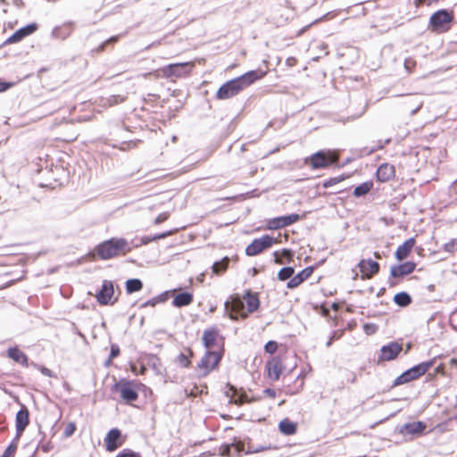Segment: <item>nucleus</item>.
Wrapping results in <instances>:
<instances>
[{"label":"nucleus","mask_w":457,"mask_h":457,"mask_svg":"<svg viewBox=\"0 0 457 457\" xmlns=\"http://www.w3.org/2000/svg\"><path fill=\"white\" fill-rule=\"evenodd\" d=\"M266 75L267 71L261 68L247 71L222 83L216 91L214 97L217 100L230 99L256 81L263 79Z\"/></svg>","instance_id":"1"},{"label":"nucleus","mask_w":457,"mask_h":457,"mask_svg":"<svg viewBox=\"0 0 457 457\" xmlns=\"http://www.w3.org/2000/svg\"><path fill=\"white\" fill-rule=\"evenodd\" d=\"M259 307V300L253 294L247 293L242 297L233 296L225 303L226 313L232 320L245 318Z\"/></svg>","instance_id":"2"},{"label":"nucleus","mask_w":457,"mask_h":457,"mask_svg":"<svg viewBox=\"0 0 457 457\" xmlns=\"http://www.w3.org/2000/svg\"><path fill=\"white\" fill-rule=\"evenodd\" d=\"M456 24L453 8H441L435 11L428 19V29L436 34H444Z\"/></svg>","instance_id":"3"},{"label":"nucleus","mask_w":457,"mask_h":457,"mask_svg":"<svg viewBox=\"0 0 457 457\" xmlns=\"http://www.w3.org/2000/svg\"><path fill=\"white\" fill-rule=\"evenodd\" d=\"M194 68L191 62H171L158 69L155 73L157 78L172 80L173 79L188 76Z\"/></svg>","instance_id":"4"},{"label":"nucleus","mask_w":457,"mask_h":457,"mask_svg":"<svg viewBox=\"0 0 457 457\" xmlns=\"http://www.w3.org/2000/svg\"><path fill=\"white\" fill-rule=\"evenodd\" d=\"M129 250L127 241L117 238L105 241L96 248L98 256L104 260L113 258L119 254H124Z\"/></svg>","instance_id":"5"},{"label":"nucleus","mask_w":457,"mask_h":457,"mask_svg":"<svg viewBox=\"0 0 457 457\" xmlns=\"http://www.w3.org/2000/svg\"><path fill=\"white\" fill-rule=\"evenodd\" d=\"M373 180L369 179L358 185H354L353 187H346L337 192L328 193V195L339 194L340 195L336 196L333 200H345L349 196L350 192L352 191V195L354 197L360 198L365 196L368 193H370L373 189Z\"/></svg>","instance_id":"6"},{"label":"nucleus","mask_w":457,"mask_h":457,"mask_svg":"<svg viewBox=\"0 0 457 457\" xmlns=\"http://www.w3.org/2000/svg\"><path fill=\"white\" fill-rule=\"evenodd\" d=\"M333 160L329 156L328 149H320L304 158V163L312 170H320L332 165Z\"/></svg>","instance_id":"7"},{"label":"nucleus","mask_w":457,"mask_h":457,"mask_svg":"<svg viewBox=\"0 0 457 457\" xmlns=\"http://www.w3.org/2000/svg\"><path fill=\"white\" fill-rule=\"evenodd\" d=\"M433 361H429L427 362L420 363L419 365L412 367L408 370L401 376H399L395 381V385L399 386L410 381L415 380L419 378L420 376L424 375L433 365Z\"/></svg>","instance_id":"8"},{"label":"nucleus","mask_w":457,"mask_h":457,"mask_svg":"<svg viewBox=\"0 0 457 457\" xmlns=\"http://www.w3.org/2000/svg\"><path fill=\"white\" fill-rule=\"evenodd\" d=\"M279 237H272L270 236H263L260 238L254 239L245 249V253L249 256H254L262 251L270 248L274 244L280 242Z\"/></svg>","instance_id":"9"},{"label":"nucleus","mask_w":457,"mask_h":457,"mask_svg":"<svg viewBox=\"0 0 457 457\" xmlns=\"http://www.w3.org/2000/svg\"><path fill=\"white\" fill-rule=\"evenodd\" d=\"M96 297L97 302L102 305L113 304L117 301V296H115L112 282L104 280Z\"/></svg>","instance_id":"10"},{"label":"nucleus","mask_w":457,"mask_h":457,"mask_svg":"<svg viewBox=\"0 0 457 457\" xmlns=\"http://www.w3.org/2000/svg\"><path fill=\"white\" fill-rule=\"evenodd\" d=\"M38 23L36 21H31L18 29H16L11 36L8 42L20 43L25 37L34 34L38 29Z\"/></svg>","instance_id":"11"},{"label":"nucleus","mask_w":457,"mask_h":457,"mask_svg":"<svg viewBox=\"0 0 457 457\" xmlns=\"http://www.w3.org/2000/svg\"><path fill=\"white\" fill-rule=\"evenodd\" d=\"M45 163L46 173L50 175L49 179H53L54 182L62 184V180L66 179L69 177V171L62 164L54 165L53 162L49 164L48 161H46Z\"/></svg>","instance_id":"12"},{"label":"nucleus","mask_w":457,"mask_h":457,"mask_svg":"<svg viewBox=\"0 0 457 457\" xmlns=\"http://www.w3.org/2000/svg\"><path fill=\"white\" fill-rule=\"evenodd\" d=\"M221 355L217 352H209L201 361L198 367L203 375H207L214 370L220 362Z\"/></svg>","instance_id":"13"},{"label":"nucleus","mask_w":457,"mask_h":457,"mask_svg":"<svg viewBox=\"0 0 457 457\" xmlns=\"http://www.w3.org/2000/svg\"><path fill=\"white\" fill-rule=\"evenodd\" d=\"M115 389L120 392L121 398L127 403H131L137 399V391L131 382L116 384Z\"/></svg>","instance_id":"14"},{"label":"nucleus","mask_w":457,"mask_h":457,"mask_svg":"<svg viewBox=\"0 0 457 457\" xmlns=\"http://www.w3.org/2000/svg\"><path fill=\"white\" fill-rule=\"evenodd\" d=\"M374 175L378 182H386L395 177V167L389 162H383L378 166Z\"/></svg>","instance_id":"15"},{"label":"nucleus","mask_w":457,"mask_h":457,"mask_svg":"<svg viewBox=\"0 0 457 457\" xmlns=\"http://www.w3.org/2000/svg\"><path fill=\"white\" fill-rule=\"evenodd\" d=\"M74 29V22L66 21L62 25L54 27L51 32V37L55 39L65 40L71 35Z\"/></svg>","instance_id":"16"},{"label":"nucleus","mask_w":457,"mask_h":457,"mask_svg":"<svg viewBox=\"0 0 457 457\" xmlns=\"http://www.w3.org/2000/svg\"><path fill=\"white\" fill-rule=\"evenodd\" d=\"M402 351V346L398 343H391L381 348L379 361H388L394 360Z\"/></svg>","instance_id":"17"},{"label":"nucleus","mask_w":457,"mask_h":457,"mask_svg":"<svg viewBox=\"0 0 457 457\" xmlns=\"http://www.w3.org/2000/svg\"><path fill=\"white\" fill-rule=\"evenodd\" d=\"M359 268L361 273V279L371 278L378 271V263L371 260H362L359 263Z\"/></svg>","instance_id":"18"},{"label":"nucleus","mask_w":457,"mask_h":457,"mask_svg":"<svg viewBox=\"0 0 457 457\" xmlns=\"http://www.w3.org/2000/svg\"><path fill=\"white\" fill-rule=\"evenodd\" d=\"M299 216L297 214H291L287 216L278 217L270 220L267 223L268 229H277L295 222Z\"/></svg>","instance_id":"19"},{"label":"nucleus","mask_w":457,"mask_h":457,"mask_svg":"<svg viewBox=\"0 0 457 457\" xmlns=\"http://www.w3.org/2000/svg\"><path fill=\"white\" fill-rule=\"evenodd\" d=\"M105 444L107 450L110 452L117 449L121 445L120 430L116 428L110 430L105 437Z\"/></svg>","instance_id":"20"},{"label":"nucleus","mask_w":457,"mask_h":457,"mask_svg":"<svg viewBox=\"0 0 457 457\" xmlns=\"http://www.w3.org/2000/svg\"><path fill=\"white\" fill-rule=\"evenodd\" d=\"M416 264L413 262H407L391 268L393 277H401L411 274L415 270Z\"/></svg>","instance_id":"21"},{"label":"nucleus","mask_w":457,"mask_h":457,"mask_svg":"<svg viewBox=\"0 0 457 457\" xmlns=\"http://www.w3.org/2000/svg\"><path fill=\"white\" fill-rule=\"evenodd\" d=\"M282 370L283 366L278 360L273 359L267 363L268 376L272 380H278L282 373Z\"/></svg>","instance_id":"22"},{"label":"nucleus","mask_w":457,"mask_h":457,"mask_svg":"<svg viewBox=\"0 0 457 457\" xmlns=\"http://www.w3.org/2000/svg\"><path fill=\"white\" fill-rule=\"evenodd\" d=\"M414 245H415V239L413 237L406 240L403 245H401L397 248V250L395 252L396 259L398 261H402V260L407 258V256L411 252Z\"/></svg>","instance_id":"23"},{"label":"nucleus","mask_w":457,"mask_h":457,"mask_svg":"<svg viewBox=\"0 0 457 457\" xmlns=\"http://www.w3.org/2000/svg\"><path fill=\"white\" fill-rule=\"evenodd\" d=\"M312 273V268H306L298 273L296 276H292V278L287 283L288 288H295L307 279Z\"/></svg>","instance_id":"24"},{"label":"nucleus","mask_w":457,"mask_h":457,"mask_svg":"<svg viewBox=\"0 0 457 457\" xmlns=\"http://www.w3.org/2000/svg\"><path fill=\"white\" fill-rule=\"evenodd\" d=\"M226 395L229 398L231 403L236 404H241L246 401V395L243 393H238L232 386H228V390L226 392Z\"/></svg>","instance_id":"25"},{"label":"nucleus","mask_w":457,"mask_h":457,"mask_svg":"<svg viewBox=\"0 0 457 457\" xmlns=\"http://www.w3.org/2000/svg\"><path fill=\"white\" fill-rule=\"evenodd\" d=\"M382 147H383V145L381 144H379V145L370 147V148L364 146L361 148L351 149L350 152L352 154H353L355 156L356 159H358V158H362L364 156L370 155L373 153H375L376 151L381 149Z\"/></svg>","instance_id":"26"},{"label":"nucleus","mask_w":457,"mask_h":457,"mask_svg":"<svg viewBox=\"0 0 457 457\" xmlns=\"http://www.w3.org/2000/svg\"><path fill=\"white\" fill-rule=\"evenodd\" d=\"M29 424V412L27 410H21L16 415V428L18 434L23 432Z\"/></svg>","instance_id":"27"},{"label":"nucleus","mask_w":457,"mask_h":457,"mask_svg":"<svg viewBox=\"0 0 457 457\" xmlns=\"http://www.w3.org/2000/svg\"><path fill=\"white\" fill-rule=\"evenodd\" d=\"M350 176H351V173H342L336 177H329V178L322 180V182H320V184L322 186V188H328V187H330L345 180V179L350 178Z\"/></svg>","instance_id":"28"},{"label":"nucleus","mask_w":457,"mask_h":457,"mask_svg":"<svg viewBox=\"0 0 457 457\" xmlns=\"http://www.w3.org/2000/svg\"><path fill=\"white\" fill-rule=\"evenodd\" d=\"M193 301V296L189 293H180L177 295L173 300V305L176 307H182L190 304Z\"/></svg>","instance_id":"29"},{"label":"nucleus","mask_w":457,"mask_h":457,"mask_svg":"<svg viewBox=\"0 0 457 457\" xmlns=\"http://www.w3.org/2000/svg\"><path fill=\"white\" fill-rule=\"evenodd\" d=\"M426 428L422 421H414L404 426V430L412 435H420Z\"/></svg>","instance_id":"30"},{"label":"nucleus","mask_w":457,"mask_h":457,"mask_svg":"<svg viewBox=\"0 0 457 457\" xmlns=\"http://www.w3.org/2000/svg\"><path fill=\"white\" fill-rule=\"evenodd\" d=\"M218 334L214 330H207L204 332L203 341L206 348H212L217 345Z\"/></svg>","instance_id":"31"},{"label":"nucleus","mask_w":457,"mask_h":457,"mask_svg":"<svg viewBox=\"0 0 457 457\" xmlns=\"http://www.w3.org/2000/svg\"><path fill=\"white\" fill-rule=\"evenodd\" d=\"M231 450H234L237 454L244 450V445L241 442L232 444L231 445H226L220 448V455L221 456H230Z\"/></svg>","instance_id":"32"},{"label":"nucleus","mask_w":457,"mask_h":457,"mask_svg":"<svg viewBox=\"0 0 457 457\" xmlns=\"http://www.w3.org/2000/svg\"><path fill=\"white\" fill-rule=\"evenodd\" d=\"M279 429L286 435H293L296 430V426L295 423L289 421L288 420H284L279 424Z\"/></svg>","instance_id":"33"},{"label":"nucleus","mask_w":457,"mask_h":457,"mask_svg":"<svg viewBox=\"0 0 457 457\" xmlns=\"http://www.w3.org/2000/svg\"><path fill=\"white\" fill-rule=\"evenodd\" d=\"M143 287L142 282L137 278L129 279L126 282V290L129 294L137 292Z\"/></svg>","instance_id":"34"},{"label":"nucleus","mask_w":457,"mask_h":457,"mask_svg":"<svg viewBox=\"0 0 457 457\" xmlns=\"http://www.w3.org/2000/svg\"><path fill=\"white\" fill-rule=\"evenodd\" d=\"M8 355L10 358L14 360L16 362H19V363L26 362L25 355L19 349H16V348L10 349L8 351Z\"/></svg>","instance_id":"35"},{"label":"nucleus","mask_w":457,"mask_h":457,"mask_svg":"<svg viewBox=\"0 0 457 457\" xmlns=\"http://www.w3.org/2000/svg\"><path fill=\"white\" fill-rule=\"evenodd\" d=\"M395 302L400 306H407L411 303V297L406 293H399L395 295Z\"/></svg>","instance_id":"36"},{"label":"nucleus","mask_w":457,"mask_h":457,"mask_svg":"<svg viewBox=\"0 0 457 457\" xmlns=\"http://www.w3.org/2000/svg\"><path fill=\"white\" fill-rule=\"evenodd\" d=\"M114 40H115V37H111L108 39L103 41L96 47H95V48H93L91 50L92 54L93 55L95 54H101V53L104 52L106 50L107 46L111 44V42L114 41Z\"/></svg>","instance_id":"37"},{"label":"nucleus","mask_w":457,"mask_h":457,"mask_svg":"<svg viewBox=\"0 0 457 457\" xmlns=\"http://www.w3.org/2000/svg\"><path fill=\"white\" fill-rule=\"evenodd\" d=\"M336 15H337V11H335V10L328 12L324 13L323 15H321L320 17H318L315 20H313L312 21V24H318L321 21L331 20V19L335 18Z\"/></svg>","instance_id":"38"},{"label":"nucleus","mask_w":457,"mask_h":457,"mask_svg":"<svg viewBox=\"0 0 457 457\" xmlns=\"http://www.w3.org/2000/svg\"><path fill=\"white\" fill-rule=\"evenodd\" d=\"M294 269L290 267L283 268L279 270L278 277L280 280H286L294 275Z\"/></svg>","instance_id":"39"},{"label":"nucleus","mask_w":457,"mask_h":457,"mask_svg":"<svg viewBox=\"0 0 457 457\" xmlns=\"http://www.w3.org/2000/svg\"><path fill=\"white\" fill-rule=\"evenodd\" d=\"M307 193H308V200L314 199L318 196H322V195L325 196L327 195L326 192L321 193L320 191V184L317 185L316 187L309 189Z\"/></svg>","instance_id":"40"},{"label":"nucleus","mask_w":457,"mask_h":457,"mask_svg":"<svg viewBox=\"0 0 457 457\" xmlns=\"http://www.w3.org/2000/svg\"><path fill=\"white\" fill-rule=\"evenodd\" d=\"M16 85V82L6 80L3 78H0V93L6 92L12 87Z\"/></svg>","instance_id":"41"},{"label":"nucleus","mask_w":457,"mask_h":457,"mask_svg":"<svg viewBox=\"0 0 457 457\" xmlns=\"http://www.w3.org/2000/svg\"><path fill=\"white\" fill-rule=\"evenodd\" d=\"M291 255L290 251L283 250L280 253L278 252L274 253L275 262L278 264L283 263V258H289Z\"/></svg>","instance_id":"42"},{"label":"nucleus","mask_w":457,"mask_h":457,"mask_svg":"<svg viewBox=\"0 0 457 457\" xmlns=\"http://www.w3.org/2000/svg\"><path fill=\"white\" fill-rule=\"evenodd\" d=\"M228 262V258H224L220 262H216L212 266L213 272L219 273L220 270H224L227 268Z\"/></svg>","instance_id":"43"},{"label":"nucleus","mask_w":457,"mask_h":457,"mask_svg":"<svg viewBox=\"0 0 457 457\" xmlns=\"http://www.w3.org/2000/svg\"><path fill=\"white\" fill-rule=\"evenodd\" d=\"M238 117H239V113H238V114H237V115H236V116H235V117L230 120V122L228 123V127H227V129H226V134H227V135H228V134L232 133V132L235 130V129H236V127H237V120H238Z\"/></svg>","instance_id":"44"},{"label":"nucleus","mask_w":457,"mask_h":457,"mask_svg":"<svg viewBox=\"0 0 457 457\" xmlns=\"http://www.w3.org/2000/svg\"><path fill=\"white\" fill-rule=\"evenodd\" d=\"M75 430H76L75 424L73 422H70L67 424L63 434L65 436L68 437V436H71L74 433Z\"/></svg>","instance_id":"45"},{"label":"nucleus","mask_w":457,"mask_h":457,"mask_svg":"<svg viewBox=\"0 0 457 457\" xmlns=\"http://www.w3.org/2000/svg\"><path fill=\"white\" fill-rule=\"evenodd\" d=\"M278 345L275 341H270L265 345V350L269 353H273L277 351Z\"/></svg>","instance_id":"46"},{"label":"nucleus","mask_w":457,"mask_h":457,"mask_svg":"<svg viewBox=\"0 0 457 457\" xmlns=\"http://www.w3.org/2000/svg\"><path fill=\"white\" fill-rule=\"evenodd\" d=\"M166 300V297L165 295H160L156 298H154V299H151L149 300L145 305H150V306H154L155 304L159 303H162Z\"/></svg>","instance_id":"47"},{"label":"nucleus","mask_w":457,"mask_h":457,"mask_svg":"<svg viewBox=\"0 0 457 457\" xmlns=\"http://www.w3.org/2000/svg\"><path fill=\"white\" fill-rule=\"evenodd\" d=\"M123 96H120V95H112L109 98H108V102L110 103V104H117L120 102L123 101Z\"/></svg>","instance_id":"48"},{"label":"nucleus","mask_w":457,"mask_h":457,"mask_svg":"<svg viewBox=\"0 0 457 457\" xmlns=\"http://www.w3.org/2000/svg\"><path fill=\"white\" fill-rule=\"evenodd\" d=\"M366 109H367V104L363 105L362 107H361V110L358 113H355L353 115H351V116H348L346 118V120H353L355 119H358L360 118L365 112H366Z\"/></svg>","instance_id":"49"},{"label":"nucleus","mask_w":457,"mask_h":457,"mask_svg":"<svg viewBox=\"0 0 457 457\" xmlns=\"http://www.w3.org/2000/svg\"><path fill=\"white\" fill-rule=\"evenodd\" d=\"M179 362L183 367H188L190 365L188 356H187L186 354H180L179 356Z\"/></svg>","instance_id":"50"},{"label":"nucleus","mask_w":457,"mask_h":457,"mask_svg":"<svg viewBox=\"0 0 457 457\" xmlns=\"http://www.w3.org/2000/svg\"><path fill=\"white\" fill-rule=\"evenodd\" d=\"M354 160H356V158L353 154L352 156H348L340 164L337 165V168H343L351 163L352 162H353Z\"/></svg>","instance_id":"51"},{"label":"nucleus","mask_w":457,"mask_h":457,"mask_svg":"<svg viewBox=\"0 0 457 457\" xmlns=\"http://www.w3.org/2000/svg\"><path fill=\"white\" fill-rule=\"evenodd\" d=\"M171 234V232H168V233H162V234H160V235H157L155 236L153 238H144L143 239V243L144 244H147L148 242L152 241V240H156V239H161V238H164L166 236Z\"/></svg>","instance_id":"52"},{"label":"nucleus","mask_w":457,"mask_h":457,"mask_svg":"<svg viewBox=\"0 0 457 457\" xmlns=\"http://www.w3.org/2000/svg\"><path fill=\"white\" fill-rule=\"evenodd\" d=\"M15 450H16V445H11L7 447L4 455L7 456V457H11L14 453Z\"/></svg>","instance_id":"53"},{"label":"nucleus","mask_w":457,"mask_h":457,"mask_svg":"<svg viewBox=\"0 0 457 457\" xmlns=\"http://www.w3.org/2000/svg\"><path fill=\"white\" fill-rule=\"evenodd\" d=\"M169 217V213L167 212H163V213H161L156 219H155V224H159L161 222H163L164 220H166Z\"/></svg>","instance_id":"54"},{"label":"nucleus","mask_w":457,"mask_h":457,"mask_svg":"<svg viewBox=\"0 0 457 457\" xmlns=\"http://www.w3.org/2000/svg\"><path fill=\"white\" fill-rule=\"evenodd\" d=\"M314 24H312V22H310L309 24L302 27L296 33V37H300L302 36L303 33H305L312 26H313Z\"/></svg>","instance_id":"55"},{"label":"nucleus","mask_w":457,"mask_h":457,"mask_svg":"<svg viewBox=\"0 0 457 457\" xmlns=\"http://www.w3.org/2000/svg\"><path fill=\"white\" fill-rule=\"evenodd\" d=\"M160 98V96L159 95H156V94H148L147 95V98H144L145 102L146 104L150 103V102H153V101H155L156 99H159Z\"/></svg>","instance_id":"56"},{"label":"nucleus","mask_w":457,"mask_h":457,"mask_svg":"<svg viewBox=\"0 0 457 457\" xmlns=\"http://www.w3.org/2000/svg\"><path fill=\"white\" fill-rule=\"evenodd\" d=\"M241 197H242V195L222 196V197H218L215 200H244Z\"/></svg>","instance_id":"57"},{"label":"nucleus","mask_w":457,"mask_h":457,"mask_svg":"<svg viewBox=\"0 0 457 457\" xmlns=\"http://www.w3.org/2000/svg\"><path fill=\"white\" fill-rule=\"evenodd\" d=\"M19 188H20V187H19V186H11V187H10V191H11V195H12V197H15V196H16V195H15V193H16V192L21 193V192L19 191Z\"/></svg>","instance_id":"58"},{"label":"nucleus","mask_w":457,"mask_h":457,"mask_svg":"<svg viewBox=\"0 0 457 457\" xmlns=\"http://www.w3.org/2000/svg\"><path fill=\"white\" fill-rule=\"evenodd\" d=\"M295 62H296V59H295V57H288V58H287V60H286V63H287L288 66L293 65Z\"/></svg>","instance_id":"59"},{"label":"nucleus","mask_w":457,"mask_h":457,"mask_svg":"<svg viewBox=\"0 0 457 457\" xmlns=\"http://www.w3.org/2000/svg\"><path fill=\"white\" fill-rule=\"evenodd\" d=\"M184 104L180 101V100H178V105H176L173 109L174 112H179L182 109Z\"/></svg>","instance_id":"60"},{"label":"nucleus","mask_w":457,"mask_h":457,"mask_svg":"<svg viewBox=\"0 0 457 457\" xmlns=\"http://www.w3.org/2000/svg\"><path fill=\"white\" fill-rule=\"evenodd\" d=\"M120 457H139V455L134 453H125L120 455Z\"/></svg>","instance_id":"61"},{"label":"nucleus","mask_w":457,"mask_h":457,"mask_svg":"<svg viewBox=\"0 0 457 457\" xmlns=\"http://www.w3.org/2000/svg\"><path fill=\"white\" fill-rule=\"evenodd\" d=\"M450 191L451 193L455 192L457 194V179L453 183ZM454 200H457V197Z\"/></svg>","instance_id":"62"},{"label":"nucleus","mask_w":457,"mask_h":457,"mask_svg":"<svg viewBox=\"0 0 457 457\" xmlns=\"http://www.w3.org/2000/svg\"><path fill=\"white\" fill-rule=\"evenodd\" d=\"M119 354V349L115 346H112L111 356L115 357Z\"/></svg>","instance_id":"63"},{"label":"nucleus","mask_w":457,"mask_h":457,"mask_svg":"<svg viewBox=\"0 0 457 457\" xmlns=\"http://www.w3.org/2000/svg\"><path fill=\"white\" fill-rule=\"evenodd\" d=\"M176 112H174L173 109L171 110L170 108V111H169V113H168V119L171 120V119L175 118L176 117Z\"/></svg>","instance_id":"64"}]
</instances>
